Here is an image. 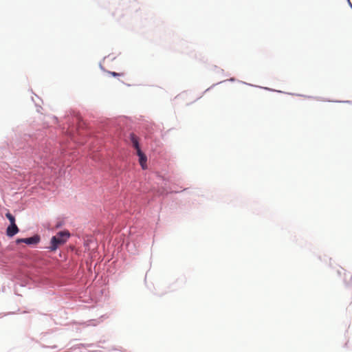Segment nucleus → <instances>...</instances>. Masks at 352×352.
Listing matches in <instances>:
<instances>
[{
  "label": "nucleus",
  "instance_id": "f257e3e1",
  "mask_svg": "<svg viewBox=\"0 0 352 352\" xmlns=\"http://www.w3.org/2000/svg\"><path fill=\"white\" fill-rule=\"evenodd\" d=\"M136 154L138 156V161L140 163V165L142 170H145L147 168V156L143 153L141 149H138V151H136Z\"/></svg>",
  "mask_w": 352,
  "mask_h": 352
},
{
  "label": "nucleus",
  "instance_id": "f03ea898",
  "mask_svg": "<svg viewBox=\"0 0 352 352\" xmlns=\"http://www.w3.org/2000/svg\"><path fill=\"white\" fill-rule=\"evenodd\" d=\"M64 244V241L58 239L56 236H52L50 241V246L48 248L51 251H55L58 249V246Z\"/></svg>",
  "mask_w": 352,
  "mask_h": 352
},
{
  "label": "nucleus",
  "instance_id": "7ed1b4c3",
  "mask_svg": "<svg viewBox=\"0 0 352 352\" xmlns=\"http://www.w3.org/2000/svg\"><path fill=\"white\" fill-rule=\"evenodd\" d=\"M19 232V229L16 225L15 224H10L6 229V234L9 237H12L16 234H17Z\"/></svg>",
  "mask_w": 352,
  "mask_h": 352
},
{
  "label": "nucleus",
  "instance_id": "20e7f679",
  "mask_svg": "<svg viewBox=\"0 0 352 352\" xmlns=\"http://www.w3.org/2000/svg\"><path fill=\"white\" fill-rule=\"evenodd\" d=\"M41 241V237L36 234L30 237L25 238V243L28 245H34L38 244Z\"/></svg>",
  "mask_w": 352,
  "mask_h": 352
},
{
  "label": "nucleus",
  "instance_id": "39448f33",
  "mask_svg": "<svg viewBox=\"0 0 352 352\" xmlns=\"http://www.w3.org/2000/svg\"><path fill=\"white\" fill-rule=\"evenodd\" d=\"M54 236H56L58 239L60 241H64V243H65L67 239L69 238L70 234L68 231H60Z\"/></svg>",
  "mask_w": 352,
  "mask_h": 352
},
{
  "label": "nucleus",
  "instance_id": "423d86ee",
  "mask_svg": "<svg viewBox=\"0 0 352 352\" xmlns=\"http://www.w3.org/2000/svg\"><path fill=\"white\" fill-rule=\"evenodd\" d=\"M129 139L131 140L133 146L135 148L136 151H138V149H141L140 147L139 139L133 133H130Z\"/></svg>",
  "mask_w": 352,
  "mask_h": 352
},
{
  "label": "nucleus",
  "instance_id": "0eeeda50",
  "mask_svg": "<svg viewBox=\"0 0 352 352\" xmlns=\"http://www.w3.org/2000/svg\"><path fill=\"white\" fill-rule=\"evenodd\" d=\"M6 217H7V219L9 220L10 224L16 223V218L9 212L6 214Z\"/></svg>",
  "mask_w": 352,
  "mask_h": 352
},
{
  "label": "nucleus",
  "instance_id": "6e6552de",
  "mask_svg": "<svg viewBox=\"0 0 352 352\" xmlns=\"http://www.w3.org/2000/svg\"><path fill=\"white\" fill-rule=\"evenodd\" d=\"M109 74H110L111 76H121V74L116 73V72H109Z\"/></svg>",
  "mask_w": 352,
  "mask_h": 352
},
{
  "label": "nucleus",
  "instance_id": "1a4fd4ad",
  "mask_svg": "<svg viewBox=\"0 0 352 352\" xmlns=\"http://www.w3.org/2000/svg\"><path fill=\"white\" fill-rule=\"evenodd\" d=\"M16 242L17 244L21 243H25V238L17 239Z\"/></svg>",
  "mask_w": 352,
  "mask_h": 352
},
{
  "label": "nucleus",
  "instance_id": "9d476101",
  "mask_svg": "<svg viewBox=\"0 0 352 352\" xmlns=\"http://www.w3.org/2000/svg\"><path fill=\"white\" fill-rule=\"evenodd\" d=\"M336 102H344L347 104H352V101L351 100H345V101H335Z\"/></svg>",
  "mask_w": 352,
  "mask_h": 352
},
{
  "label": "nucleus",
  "instance_id": "9b49d317",
  "mask_svg": "<svg viewBox=\"0 0 352 352\" xmlns=\"http://www.w3.org/2000/svg\"><path fill=\"white\" fill-rule=\"evenodd\" d=\"M347 1H348V3H349L350 8L352 9V3H351L350 0H347Z\"/></svg>",
  "mask_w": 352,
  "mask_h": 352
},
{
  "label": "nucleus",
  "instance_id": "f8f14e48",
  "mask_svg": "<svg viewBox=\"0 0 352 352\" xmlns=\"http://www.w3.org/2000/svg\"><path fill=\"white\" fill-rule=\"evenodd\" d=\"M229 80L233 82V81H235V78H230L229 79Z\"/></svg>",
  "mask_w": 352,
  "mask_h": 352
},
{
  "label": "nucleus",
  "instance_id": "ddd939ff",
  "mask_svg": "<svg viewBox=\"0 0 352 352\" xmlns=\"http://www.w3.org/2000/svg\"><path fill=\"white\" fill-rule=\"evenodd\" d=\"M264 89L268 90V91H272V89L267 88V87H262Z\"/></svg>",
  "mask_w": 352,
  "mask_h": 352
},
{
  "label": "nucleus",
  "instance_id": "4468645a",
  "mask_svg": "<svg viewBox=\"0 0 352 352\" xmlns=\"http://www.w3.org/2000/svg\"><path fill=\"white\" fill-rule=\"evenodd\" d=\"M241 83H243V84H245V85H248L252 86V85L248 84V83H247V82H241Z\"/></svg>",
  "mask_w": 352,
  "mask_h": 352
},
{
  "label": "nucleus",
  "instance_id": "2eb2a0df",
  "mask_svg": "<svg viewBox=\"0 0 352 352\" xmlns=\"http://www.w3.org/2000/svg\"><path fill=\"white\" fill-rule=\"evenodd\" d=\"M43 155H38V157L40 158V159H42L43 158Z\"/></svg>",
  "mask_w": 352,
  "mask_h": 352
}]
</instances>
